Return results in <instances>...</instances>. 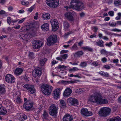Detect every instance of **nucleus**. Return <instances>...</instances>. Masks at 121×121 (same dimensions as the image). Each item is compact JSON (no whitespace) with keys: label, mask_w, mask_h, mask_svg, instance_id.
Wrapping results in <instances>:
<instances>
[{"label":"nucleus","mask_w":121,"mask_h":121,"mask_svg":"<svg viewBox=\"0 0 121 121\" xmlns=\"http://www.w3.org/2000/svg\"><path fill=\"white\" fill-rule=\"evenodd\" d=\"M88 100L98 104H105L108 102V100L106 99H102V96L99 93H95L89 97L88 98Z\"/></svg>","instance_id":"f257e3e1"},{"label":"nucleus","mask_w":121,"mask_h":121,"mask_svg":"<svg viewBox=\"0 0 121 121\" xmlns=\"http://www.w3.org/2000/svg\"><path fill=\"white\" fill-rule=\"evenodd\" d=\"M71 7L73 9L79 10L83 8V5L79 0H72L70 2Z\"/></svg>","instance_id":"f03ea898"},{"label":"nucleus","mask_w":121,"mask_h":121,"mask_svg":"<svg viewBox=\"0 0 121 121\" xmlns=\"http://www.w3.org/2000/svg\"><path fill=\"white\" fill-rule=\"evenodd\" d=\"M52 89V86L45 84L42 85L40 86V90L42 92L46 95H50Z\"/></svg>","instance_id":"7ed1b4c3"},{"label":"nucleus","mask_w":121,"mask_h":121,"mask_svg":"<svg viewBox=\"0 0 121 121\" xmlns=\"http://www.w3.org/2000/svg\"><path fill=\"white\" fill-rule=\"evenodd\" d=\"M111 112V109L108 107H103L100 109L99 112V115L105 117L109 115Z\"/></svg>","instance_id":"20e7f679"},{"label":"nucleus","mask_w":121,"mask_h":121,"mask_svg":"<svg viewBox=\"0 0 121 121\" xmlns=\"http://www.w3.org/2000/svg\"><path fill=\"white\" fill-rule=\"evenodd\" d=\"M57 41V37L56 35H51L47 39V44L48 46H50L56 43Z\"/></svg>","instance_id":"39448f33"},{"label":"nucleus","mask_w":121,"mask_h":121,"mask_svg":"<svg viewBox=\"0 0 121 121\" xmlns=\"http://www.w3.org/2000/svg\"><path fill=\"white\" fill-rule=\"evenodd\" d=\"M47 5L51 7L56 8L58 6L59 0H46Z\"/></svg>","instance_id":"423d86ee"},{"label":"nucleus","mask_w":121,"mask_h":121,"mask_svg":"<svg viewBox=\"0 0 121 121\" xmlns=\"http://www.w3.org/2000/svg\"><path fill=\"white\" fill-rule=\"evenodd\" d=\"M58 107L55 104L51 105L49 108V113L50 115L52 116L56 115L57 113Z\"/></svg>","instance_id":"0eeeda50"},{"label":"nucleus","mask_w":121,"mask_h":121,"mask_svg":"<svg viewBox=\"0 0 121 121\" xmlns=\"http://www.w3.org/2000/svg\"><path fill=\"white\" fill-rule=\"evenodd\" d=\"M23 87L30 94H34L36 92L35 89L33 85L26 84Z\"/></svg>","instance_id":"6e6552de"},{"label":"nucleus","mask_w":121,"mask_h":121,"mask_svg":"<svg viewBox=\"0 0 121 121\" xmlns=\"http://www.w3.org/2000/svg\"><path fill=\"white\" fill-rule=\"evenodd\" d=\"M53 30L54 31H56L59 27V23L57 20L53 19L50 21Z\"/></svg>","instance_id":"1a4fd4ad"},{"label":"nucleus","mask_w":121,"mask_h":121,"mask_svg":"<svg viewBox=\"0 0 121 121\" xmlns=\"http://www.w3.org/2000/svg\"><path fill=\"white\" fill-rule=\"evenodd\" d=\"M5 81L9 83H13L15 82V78L12 75L9 74L6 75L5 77Z\"/></svg>","instance_id":"9d476101"},{"label":"nucleus","mask_w":121,"mask_h":121,"mask_svg":"<svg viewBox=\"0 0 121 121\" xmlns=\"http://www.w3.org/2000/svg\"><path fill=\"white\" fill-rule=\"evenodd\" d=\"M81 113L83 116L89 117L93 114L91 112L89 111L86 108H82L81 110Z\"/></svg>","instance_id":"9b49d317"},{"label":"nucleus","mask_w":121,"mask_h":121,"mask_svg":"<svg viewBox=\"0 0 121 121\" xmlns=\"http://www.w3.org/2000/svg\"><path fill=\"white\" fill-rule=\"evenodd\" d=\"M72 90L69 87L66 88L63 92V96L65 97H68L71 96Z\"/></svg>","instance_id":"f8f14e48"},{"label":"nucleus","mask_w":121,"mask_h":121,"mask_svg":"<svg viewBox=\"0 0 121 121\" xmlns=\"http://www.w3.org/2000/svg\"><path fill=\"white\" fill-rule=\"evenodd\" d=\"M67 102L68 104L73 105H77L78 104V101L75 98H69L67 99Z\"/></svg>","instance_id":"ddd939ff"},{"label":"nucleus","mask_w":121,"mask_h":121,"mask_svg":"<svg viewBox=\"0 0 121 121\" xmlns=\"http://www.w3.org/2000/svg\"><path fill=\"white\" fill-rule=\"evenodd\" d=\"M32 45L34 48L38 49L42 46V43L39 40H34L33 41Z\"/></svg>","instance_id":"4468645a"},{"label":"nucleus","mask_w":121,"mask_h":121,"mask_svg":"<svg viewBox=\"0 0 121 121\" xmlns=\"http://www.w3.org/2000/svg\"><path fill=\"white\" fill-rule=\"evenodd\" d=\"M73 12L72 13L70 12L66 13L65 14V17L68 20L70 21H73L74 20L73 17Z\"/></svg>","instance_id":"2eb2a0df"},{"label":"nucleus","mask_w":121,"mask_h":121,"mask_svg":"<svg viewBox=\"0 0 121 121\" xmlns=\"http://www.w3.org/2000/svg\"><path fill=\"white\" fill-rule=\"evenodd\" d=\"M62 89V88H61L56 89L54 91L53 93V95L54 98L56 99L58 98L60 96V93Z\"/></svg>","instance_id":"dca6fc26"},{"label":"nucleus","mask_w":121,"mask_h":121,"mask_svg":"<svg viewBox=\"0 0 121 121\" xmlns=\"http://www.w3.org/2000/svg\"><path fill=\"white\" fill-rule=\"evenodd\" d=\"M14 93V96L17 95V98L16 99V102L19 103L21 102V100L20 98V95H21V92L19 91H17L16 90L14 91L13 92Z\"/></svg>","instance_id":"f3484780"},{"label":"nucleus","mask_w":121,"mask_h":121,"mask_svg":"<svg viewBox=\"0 0 121 121\" xmlns=\"http://www.w3.org/2000/svg\"><path fill=\"white\" fill-rule=\"evenodd\" d=\"M3 103L4 104L6 107L9 110L11 108L12 105V103L10 100L7 99L3 101Z\"/></svg>","instance_id":"a211bd4d"},{"label":"nucleus","mask_w":121,"mask_h":121,"mask_svg":"<svg viewBox=\"0 0 121 121\" xmlns=\"http://www.w3.org/2000/svg\"><path fill=\"white\" fill-rule=\"evenodd\" d=\"M24 107L26 110H28L30 109L33 106V103L30 100H28L24 104Z\"/></svg>","instance_id":"6ab92c4d"},{"label":"nucleus","mask_w":121,"mask_h":121,"mask_svg":"<svg viewBox=\"0 0 121 121\" xmlns=\"http://www.w3.org/2000/svg\"><path fill=\"white\" fill-rule=\"evenodd\" d=\"M35 73L33 75L34 76L35 78H38L41 75L42 72L39 68H36L34 71Z\"/></svg>","instance_id":"aec40b11"},{"label":"nucleus","mask_w":121,"mask_h":121,"mask_svg":"<svg viewBox=\"0 0 121 121\" xmlns=\"http://www.w3.org/2000/svg\"><path fill=\"white\" fill-rule=\"evenodd\" d=\"M29 35L28 34H24L23 33L20 34L19 35L21 39L26 41H27L29 39Z\"/></svg>","instance_id":"412c9836"},{"label":"nucleus","mask_w":121,"mask_h":121,"mask_svg":"<svg viewBox=\"0 0 121 121\" xmlns=\"http://www.w3.org/2000/svg\"><path fill=\"white\" fill-rule=\"evenodd\" d=\"M63 121H73L72 117L69 114H66L63 118Z\"/></svg>","instance_id":"4be33fe9"},{"label":"nucleus","mask_w":121,"mask_h":121,"mask_svg":"<svg viewBox=\"0 0 121 121\" xmlns=\"http://www.w3.org/2000/svg\"><path fill=\"white\" fill-rule=\"evenodd\" d=\"M7 112L6 109L2 106L0 104V115H4L6 114Z\"/></svg>","instance_id":"5701e85b"},{"label":"nucleus","mask_w":121,"mask_h":121,"mask_svg":"<svg viewBox=\"0 0 121 121\" xmlns=\"http://www.w3.org/2000/svg\"><path fill=\"white\" fill-rule=\"evenodd\" d=\"M23 72V69L21 68H17L14 72V74L16 76L20 75Z\"/></svg>","instance_id":"b1692460"},{"label":"nucleus","mask_w":121,"mask_h":121,"mask_svg":"<svg viewBox=\"0 0 121 121\" xmlns=\"http://www.w3.org/2000/svg\"><path fill=\"white\" fill-rule=\"evenodd\" d=\"M121 118L119 117H113L112 118L108 119L107 121H121Z\"/></svg>","instance_id":"393cba45"},{"label":"nucleus","mask_w":121,"mask_h":121,"mask_svg":"<svg viewBox=\"0 0 121 121\" xmlns=\"http://www.w3.org/2000/svg\"><path fill=\"white\" fill-rule=\"evenodd\" d=\"M49 25L47 23L44 24L41 27L42 30L47 31L49 30Z\"/></svg>","instance_id":"a878e982"},{"label":"nucleus","mask_w":121,"mask_h":121,"mask_svg":"<svg viewBox=\"0 0 121 121\" xmlns=\"http://www.w3.org/2000/svg\"><path fill=\"white\" fill-rule=\"evenodd\" d=\"M42 17L43 19L47 20L50 18V16L49 13H45L42 15Z\"/></svg>","instance_id":"bb28decb"},{"label":"nucleus","mask_w":121,"mask_h":121,"mask_svg":"<svg viewBox=\"0 0 121 121\" xmlns=\"http://www.w3.org/2000/svg\"><path fill=\"white\" fill-rule=\"evenodd\" d=\"M85 91V89L83 88H79L76 89L75 92L77 94H81L83 93Z\"/></svg>","instance_id":"cd10ccee"},{"label":"nucleus","mask_w":121,"mask_h":121,"mask_svg":"<svg viewBox=\"0 0 121 121\" xmlns=\"http://www.w3.org/2000/svg\"><path fill=\"white\" fill-rule=\"evenodd\" d=\"M109 25L111 27H115L117 26V25H116V22L112 20L110 21Z\"/></svg>","instance_id":"c85d7f7f"},{"label":"nucleus","mask_w":121,"mask_h":121,"mask_svg":"<svg viewBox=\"0 0 121 121\" xmlns=\"http://www.w3.org/2000/svg\"><path fill=\"white\" fill-rule=\"evenodd\" d=\"M60 105L61 108H65L66 107V104L65 101L63 100H59Z\"/></svg>","instance_id":"c756f323"},{"label":"nucleus","mask_w":121,"mask_h":121,"mask_svg":"<svg viewBox=\"0 0 121 121\" xmlns=\"http://www.w3.org/2000/svg\"><path fill=\"white\" fill-rule=\"evenodd\" d=\"M6 92L5 88L3 86H0V93L1 94H4Z\"/></svg>","instance_id":"7c9ffc66"},{"label":"nucleus","mask_w":121,"mask_h":121,"mask_svg":"<svg viewBox=\"0 0 121 121\" xmlns=\"http://www.w3.org/2000/svg\"><path fill=\"white\" fill-rule=\"evenodd\" d=\"M27 116L25 114L22 113L21 114L19 117V120L20 121H24L27 119Z\"/></svg>","instance_id":"2f4dec72"},{"label":"nucleus","mask_w":121,"mask_h":121,"mask_svg":"<svg viewBox=\"0 0 121 121\" xmlns=\"http://www.w3.org/2000/svg\"><path fill=\"white\" fill-rule=\"evenodd\" d=\"M64 29L65 30H67L69 27V26L68 23L66 22H64Z\"/></svg>","instance_id":"473e14b6"},{"label":"nucleus","mask_w":121,"mask_h":121,"mask_svg":"<svg viewBox=\"0 0 121 121\" xmlns=\"http://www.w3.org/2000/svg\"><path fill=\"white\" fill-rule=\"evenodd\" d=\"M83 52L82 51H78L76 52L74 54V56L76 57H80L83 54Z\"/></svg>","instance_id":"72a5a7b5"},{"label":"nucleus","mask_w":121,"mask_h":121,"mask_svg":"<svg viewBox=\"0 0 121 121\" xmlns=\"http://www.w3.org/2000/svg\"><path fill=\"white\" fill-rule=\"evenodd\" d=\"M47 60V59L45 58L40 60L39 62L41 66H43Z\"/></svg>","instance_id":"f704fd0d"},{"label":"nucleus","mask_w":121,"mask_h":121,"mask_svg":"<svg viewBox=\"0 0 121 121\" xmlns=\"http://www.w3.org/2000/svg\"><path fill=\"white\" fill-rule=\"evenodd\" d=\"M99 73L101 75L104 76L108 77V74L107 72L104 71H100L99 72Z\"/></svg>","instance_id":"c9c22d12"},{"label":"nucleus","mask_w":121,"mask_h":121,"mask_svg":"<svg viewBox=\"0 0 121 121\" xmlns=\"http://www.w3.org/2000/svg\"><path fill=\"white\" fill-rule=\"evenodd\" d=\"M114 4L116 6L121 5V0H115Z\"/></svg>","instance_id":"e433bc0d"},{"label":"nucleus","mask_w":121,"mask_h":121,"mask_svg":"<svg viewBox=\"0 0 121 121\" xmlns=\"http://www.w3.org/2000/svg\"><path fill=\"white\" fill-rule=\"evenodd\" d=\"M83 49L84 50H87L90 52H92L93 49L89 47L85 46L83 48Z\"/></svg>","instance_id":"4c0bfd02"},{"label":"nucleus","mask_w":121,"mask_h":121,"mask_svg":"<svg viewBox=\"0 0 121 121\" xmlns=\"http://www.w3.org/2000/svg\"><path fill=\"white\" fill-rule=\"evenodd\" d=\"M21 3L22 5L25 6H27L29 4V2L26 0H22Z\"/></svg>","instance_id":"58836bf2"},{"label":"nucleus","mask_w":121,"mask_h":121,"mask_svg":"<svg viewBox=\"0 0 121 121\" xmlns=\"http://www.w3.org/2000/svg\"><path fill=\"white\" fill-rule=\"evenodd\" d=\"M97 45L99 46L102 47H104L103 46V42L102 40H99V41L96 42Z\"/></svg>","instance_id":"ea45409f"},{"label":"nucleus","mask_w":121,"mask_h":121,"mask_svg":"<svg viewBox=\"0 0 121 121\" xmlns=\"http://www.w3.org/2000/svg\"><path fill=\"white\" fill-rule=\"evenodd\" d=\"M43 115L44 118L45 119H46L48 117V114L47 112L45 110L44 111Z\"/></svg>","instance_id":"a19ab883"},{"label":"nucleus","mask_w":121,"mask_h":121,"mask_svg":"<svg viewBox=\"0 0 121 121\" xmlns=\"http://www.w3.org/2000/svg\"><path fill=\"white\" fill-rule=\"evenodd\" d=\"M87 63L85 62H81L79 66L82 68H84L87 66Z\"/></svg>","instance_id":"79ce46f5"},{"label":"nucleus","mask_w":121,"mask_h":121,"mask_svg":"<svg viewBox=\"0 0 121 121\" xmlns=\"http://www.w3.org/2000/svg\"><path fill=\"white\" fill-rule=\"evenodd\" d=\"M75 31L76 30H73L71 31H69V33L65 34L64 35V36L65 37H66V36H68L69 35L74 33Z\"/></svg>","instance_id":"37998d69"},{"label":"nucleus","mask_w":121,"mask_h":121,"mask_svg":"<svg viewBox=\"0 0 121 121\" xmlns=\"http://www.w3.org/2000/svg\"><path fill=\"white\" fill-rule=\"evenodd\" d=\"M39 100H40L41 102L43 104H44L45 103L46 101V99L43 96H42L39 99Z\"/></svg>","instance_id":"c03bdc74"},{"label":"nucleus","mask_w":121,"mask_h":121,"mask_svg":"<svg viewBox=\"0 0 121 121\" xmlns=\"http://www.w3.org/2000/svg\"><path fill=\"white\" fill-rule=\"evenodd\" d=\"M80 69L76 67H74L72 68L71 69H69V71L71 72H74L76 71H78Z\"/></svg>","instance_id":"a18cd8bd"},{"label":"nucleus","mask_w":121,"mask_h":121,"mask_svg":"<svg viewBox=\"0 0 121 121\" xmlns=\"http://www.w3.org/2000/svg\"><path fill=\"white\" fill-rule=\"evenodd\" d=\"M107 52L106 50L103 49H102L100 51L101 54L104 55H107Z\"/></svg>","instance_id":"49530a36"},{"label":"nucleus","mask_w":121,"mask_h":121,"mask_svg":"<svg viewBox=\"0 0 121 121\" xmlns=\"http://www.w3.org/2000/svg\"><path fill=\"white\" fill-rule=\"evenodd\" d=\"M29 57L30 58H34L35 56L33 53L32 52H30L28 55Z\"/></svg>","instance_id":"de8ad7c7"},{"label":"nucleus","mask_w":121,"mask_h":121,"mask_svg":"<svg viewBox=\"0 0 121 121\" xmlns=\"http://www.w3.org/2000/svg\"><path fill=\"white\" fill-rule=\"evenodd\" d=\"M12 19H11L10 17H8L7 18V23L9 24L10 25L12 23Z\"/></svg>","instance_id":"09e8293b"},{"label":"nucleus","mask_w":121,"mask_h":121,"mask_svg":"<svg viewBox=\"0 0 121 121\" xmlns=\"http://www.w3.org/2000/svg\"><path fill=\"white\" fill-rule=\"evenodd\" d=\"M92 64L94 66H99L100 64H99L96 61H95L93 62L92 63Z\"/></svg>","instance_id":"8fccbe9b"},{"label":"nucleus","mask_w":121,"mask_h":121,"mask_svg":"<svg viewBox=\"0 0 121 121\" xmlns=\"http://www.w3.org/2000/svg\"><path fill=\"white\" fill-rule=\"evenodd\" d=\"M35 8V6L33 5L31 6L30 8H28V11L29 12H31Z\"/></svg>","instance_id":"3c124183"},{"label":"nucleus","mask_w":121,"mask_h":121,"mask_svg":"<svg viewBox=\"0 0 121 121\" xmlns=\"http://www.w3.org/2000/svg\"><path fill=\"white\" fill-rule=\"evenodd\" d=\"M110 30L114 32H121V30L119 29H118L117 28H115L112 29H111Z\"/></svg>","instance_id":"603ef678"},{"label":"nucleus","mask_w":121,"mask_h":121,"mask_svg":"<svg viewBox=\"0 0 121 121\" xmlns=\"http://www.w3.org/2000/svg\"><path fill=\"white\" fill-rule=\"evenodd\" d=\"M114 12L113 11H110L108 12L109 15L111 17H112L114 16Z\"/></svg>","instance_id":"864d4df0"},{"label":"nucleus","mask_w":121,"mask_h":121,"mask_svg":"<svg viewBox=\"0 0 121 121\" xmlns=\"http://www.w3.org/2000/svg\"><path fill=\"white\" fill-rule=\"evenodd\" d=\"M71 48L73 50H77V45L75 43L72 46Z\"/></svg>","instance_id":"5fc2aeb1"},{"label":"nucleus","mask_w":121,"mask_h":121,"mask_svg":"<svg viewBox=\"0 0 121 121\" xmlns=\"http://www.w3.org/2000/svg\"><path fill=\"white\" fill-rule=\"evenodd\" d=\"M68 57V55L66 54H65L61 55V58L64 59H66Z\"/></svg>","instance_id":"6e6d98bb"},{"label":"nucleus","mask_w":121,"mask_h":121,"mask_svg":"<svg viewBox=\"0 0 121 121\" xmlns=\"http://www.w3.org/2000/svg\"><path fill=\"white\" fill-rule=\"evenodd\" d=\"M112 44V42H110L108 43H107L105 44L106 46L110 47L111 46Z\"/></svg>","instance_id":"4d7b16f0"},{"label":"nucleus","mask_w":121,"mask_h":121,"mask_svg":"<svg viewBox=\"0 0 121 121\" xmlns=\"http://www.w3.org/2000/svg\"><path fill=\"white\" fill-rule=\"evenodd\" d=\"M79 62V61H77L76 62H70V63L73 65H78Z\"/></svg>","instance_id":"13d9d810"},{"label":"nucleus","mask_w":121,"mask_h":121,"mask_svg":"<svg viewBox=\"0 0 121 121\" xmlns=\"http://www.w3.org/2000/svg\"><path fill=\"white\" fill-rule=\"evenodd\" d=\"M101 61L103 63H105L107 62V59L105 57L102 58L101 59Z\"/></svg>","instance_id":"bf43d9fd"},{"label":"nucleus","mask_w":121,"mask_h":121,"mask_svg":"<svg viewBox=\"0 0 121 121\" xmlns=\"http://www.w3.org/2000/svg\"><path fill=\"white\" fill-rule=\"evenodd\" d=\"M24 79L25 81L27 82H28L29 81V78L26 76H25L24 77Z\"/></svg>","instance_id":"052dcab7"},{"label":"nucleus","mask_w":121,"mask_h":121,"mask_svg":"<svg viewBox=\"0 0 121 121\" xmlns=\"http://www.w3.org/2000/svg\"><path fill=\"white\" fill-rule=\"evenodd\" d=\"M26 19L25 18H23L21 20H19L18 22V23L19 24H20L22 23Z\"/></svg>","instance_id":"680f3d73"},{"label":"nucleus","mask_w":121,"mask_h":121,"mask_svg":"<svg viewBox=\"0 0 121 121\" xmlns=\"http://www.w3.org/2000/svg\"><path fill=\"white\" fill-rule=\"evenodd\" d=\"M68 52V50H62L61 51L60 53L61 54H62L64 53L67 52Z\"/></svg>","instance_id":"e2e57ef3"},{"label":"nucleus","mask_w":121,"mask_h":121,"mask_svg":"<svg viewBox=\"0 0 121 121\" xmlns=\"http://www.w3.org/2000/svg\"><path fill=\"white\" fill-rule=\"evenodd\" d=\"M107 55H110L111 56L114 55V54L111 52H107Z\"/></svg>","instance_id":"0e129e2a"},{"label":"nucleus","mask_w":121,"mask_h":121,"mask_svg":"<svg viewBox=\"0 0 121 121\" xmlns=\"http://www.w3.org/2000/svg\"><path fill=\"white\" fill-rule=\"evenodd\" d=\"M20 25H19L13 27V28L15 29H19V28H20Z\"/></svg>","instance_id":"69168bd1"},{"label":"nucleus","mask_w":121,"mask_h":121,"mask_svg":"<svg viewBox=\"0 0 121 121\" xmlns=\"http://www.w3.org/2000/svg\"><path fill=\"white\" fill-rule=\"evenodd\" d=\"M5 13V12L3 10H2L0 11V14H3Z\"/></svg>","instance_id":"338daca9"},{"label":"nucleus","mask_w":121,"mask_h":121,"mask_svg":"<svg viewBox=\"0 0 121 121\" xmlns=\"http://www.w3.org/2000/svg\"><path fill=\"white\" fill-rule=\"evenodd\" d=\"M118 25H121V21H118L117 22L116 25L117 26Z\"/></svg>","instance_id":"774afa93"}]
</instances>
